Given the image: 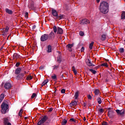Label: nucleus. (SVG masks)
Listing matches in <instances>:
<instances>
[{"label":"nucleus","mask_w":125,"mask_h":125,"mask_svg":"<svg viewBox=\"0 0 125 125\" xmlns=\"http://www.w3.org/2000/svg\"><path fill=\"white\" fill-rule=\"evenodd\" d=\"M99 9L102 13L106 14L109 12V4L106 1H103L100 3Z\"/></svg>","instance_id":"1"},{"label":"nucleus","mask_w":125,"mask_h":125,"mask_svg":"<svg viewBox=\"0 0 125 125\" xmlns=\"http://www.w3.org/2000/svg\"><path fill=\"white\" fill-rule=\"evenodd\" d=\"M8 110V104L5 103H3L1 105V112L2 114H5Z\"/></svg>","instance_id":"2"},{"label":"nucleus","mask_w":125,"mask_h":125,"mask_svg":"<svg viewBox=\"0 0 125 125\" xmlns=\"http://www.w3.org/2000/svg\"><path fill=\"white\" fill-rule=\"evenodd\" d=\"M54 32L59 34V35H62L63 34V29L60 27H57L56 26H54L53 27Z\"/></svg>","instance_id":"3"},{"label":"nucleus","mask_w":125,"mask_h":125,"mask_svg":"<svg viewBox=\"0 0 125 125\" xmlns=\"http://www.w3.org/2000/svg\"><path fill=\"white\" fill-rule=\"evenodd\" d=\"M46 120H47V116H44L43 118H42L38 123V125H41L44 124L45 122H46Z\"/></svg>","instance_id":"4"},{"label":"nucleus","mask_w":125,"mask_h":125,"mask_svg":"<svg viewBox=\"0 0 125 125\" xmlns=\"http://www.w3.org/2000/svg\"><path fill=\"white\" fill-rule=\"evenodd\" d=\"M48 40H49L48 34H43L41 37V42H46V41H48Z\"/></svg>","instance_id":"5"},{"label":"nucleus","mask_w":125,"mask_h":125,"mask_svg":"<svg viewBox=\"0 0 125 125\" xmlns=\"http://www.w3.org/2000/svg\"><path fill=\"white\" fill-rule=\"evenodd\" d=\"M90 23V21H89V20H88L86 19H83L81 21V24L82 25H86L87 24H89Z\"/></svg>","instance_id":"6"},{"label":"nucleus","mask_w":125,"mask_h":125,"mask_svg":"<svg viewBox=\"0 0 125 125\" xmlns=\"http://www.w3.org/2000/svg\"><path fill=\"white\" fill-rule=\"evenodd\" d=\"M28 6L30 9H34V1L32 0H29Z\"/></svg>","instance_id":"7"},{"label":"nucleus","mask_w":125,"mask_h":125,"mask_svg":"<svg viewBox=\"0 0 125 125\" xmlns=\"http://www.w3.org/2000/svg\"><path fill=\"white\" fill-rule=\"evenodd\" d=\"M54 37H55V35H54V33L52 31L48 35V39L49 40H54Z\"/></svg>","instance_id":"8"},{"label":"nucleus","mask_w":125,"mask_h":125,"mask_svg":"<svg viewBox=\"0 0 125 125\" xmlns=\"http://www.w3.org/2000/svg\"><path fill=\"white\" fill-rule=\"evenodd\" d=\"M17 80H23L24 79V73H21L19 74L17 77H16Z\"/></svg>","instance_id":"9"},{"label":"nucleus","mask_w":125,"mask_h":125,"mask_svg":"<svg viewBox=\"0 0 125 125\" xmlns=\"http://www.w3.org/2000/svg\"><path fill=\"white\" fill-rule=\"evenodd\" d=\"M4 87L6 89H10V88H11V84L9 83H5L4 85Z\"/></svg>","instance_id":"10"},{"label":"nucleus","mask_w":125,"mask_h":125,"mask_svg":"<svg viewBox=\"0 0 125 125\" xmlns=\"http://www.w3.org/2000/svg\"><path fill=\"white\" fill-rule=\"evenodd\" d=\"M46 52L50 53L52 51V47L50 45H48L46 48Z\"/></svg>","instance_id":"11"},{"label":"nucleus","mask_w":125,"mask_h":125,"mask_svg":"<svg viewBox=\"0 0 125 125\" xmlns=\"http://www.w3.org/2000/svg\"><path fill=\"white\" fill-rule=\"evenodd\" d=\"M52 14L54 17H56L57 19L58 17V13L57 11L54 9L52 10Z\"/></svg>","instance_id":"12"},{"label":"nucleus","mask_w":125,"mask_h":125,"mask_svg":"<svg viewBox=\"0 0 125 125\" xmlns=\"http://www.w3.org/2000/svg\"><path fill=\"white\" fill-rule=\"evenodd\" d=\"M86 63L88 66H91V67H94L95 66V65L93 64V63H91V61H90L89 59L86 60Z\"/></svg>","instance_id":"13"},{"label":"nucleus","mask_w":125,"mask_h":125,"mask_svg":"<svg viewBox=\"0 0 125 125\" xmlns=\"http://www.w3.org/2000/svg\"><path fill=\"white\" fill-rule=\"evenodd\" d=\"M114 114V112H113V111H109L108 112V116L109 118H110V119L114 118V114Z\"/></svg>","instance_id":"14"},{"label":"nucleus","mask_w":125,"mask_h":125,"mask_svg":"<svg viewBox=\"0 0 125 125\" xmlns=\"http://www.w3.org/2000/svg\"><path fill=\"white\" fill-rule=\"evenodd\" d=\"M21 68L20 67H18L17 68L15 71V74L16 75H19V74H20V73L21 72Z\"/></svg>","instance_id":"15"},{"label":"nucleus","mask_w":125,"mask_h":125,"mask_svg":"<svg viewBox=\"0 0 125 125\" xmlns=\"http://www.w3.org/2000/svg\"><path fill=\"white\" fill-rule=\"evenodd\" d=\"M116 112L117 113L118 115H124L125 114V112L123 110H120L117 109L116 110Z\"/></svg>","instance_id":"16"},{"label":"nucleus","mask_w":125,"mask_h":125,"mask_svg":"<svg viewBox=\"0 0 125 125\" xmlns=\"http://www.w3.org/2000/svg\"><path fill=\"white\" fill-rule=\"evenodd\" d=\"M5 10L6 13H8V14H13V12L8 8H6Z\"/></svg>","instance_id":"17"},{"label":"nucleus","mask_w":125,"mask_h":125,"mask_svg":"<svg viewBox=\"0 0 125 125\" xmlns=\"http://www.w3.org/2000/svg\"><path fill=\"white\" fill-rule=\"evenodd\" d=\"M20 57V56L17 53H14L13 56V59H18Z\"/></svg>","instance_id":"18"},{"label":"nucleus","mask_w":125,"mask_h":125,"mask_svg":"<svg viewBox=\"0 0 125 125\" xmlns=\"http://www.w3.org/2000/svg\"><path fill=\"white\" fill-rule=\"evenodd\" d=\"M79 95H80V92L79 91L76 92L74 94L75 99H78V98L79 97Z\"/></svg>","instance_id":"19"},{"label":"nucleus","mask_w":125,"mask_h":125,"mask_svg":"<svg viewBox=\"0 0 125 125\" xmlns=\"http://www.w3.org/2000/svg\"><path fill=\"white\" fill-rule=\"evenodd\" d=\"M62 61V57H61V56L59 55L57 58V62L58 63H61Z\"/></svg>","instance_id":"20"},{"label":"nucleus","mask_w":125,"mask_h":125,"mask_svg":"<svg viewBox=\"0 0 125 125\" xmlns=\"http://www.w3.org/2000/svg\"><path fill=\"white\" fill-rule=\"evenodd\" d=\"M4 98V94H1L0 95V102H1L2 100H3Z\"/></svg>","instance_id":"21"},{"label":"nucleus","mask_w":125,"mask_h":125,"mask_svg":"<svg viewBox=\"0 0 125 125\" xmlns=\"http://www.w3.org/2000/svg\"><path fill=\"white\" fill-rule=\"evenodd\" d=\"M72 46H74V44H68L66 45V47L68 49H71V48H72Z\"/></svg>","instance_id":"22"},{"label":"nucleus","mask_w":125,"mask_h":125,"mask_svg":"<svg viewBox=\"0 0 125 125\" xmlns=\"http://www.w3.org/2000/svg\"><path fill=\"white\" fill-rule=\"evenodd\" d=\"M64 15H60V16H58V18H57V19H59V20H61V19H63V18L64 17Z\"/></svg>","instance_id":"23"},{"label":"nucleus","mask_w":125,"mask_h":125,"mask_svg":"<svg viewBox=\"0 0 125 125\" xmlns=\"http://www.w3.org/2000/svg\"><path fill=\"white\" fill-rule=\"evenodd\" d=\"M48 83V80H44L42 84V86H43V85H45V84H46V83Z\"/></svg>","instance_id":"24"},{"label":"nucleus","mask_w":125,"mask_h":125,"mask_svg":"<svg viewBox=\"0 0 125 125\" xmlns=\"http://www.w3.org/2000/svg\"><path fill=\"white\" fill-rule=\"evenodd\" d=\"M67 121L66 119H63L62 122V125H66V124H67Z\"/></svg>","instance_id":"25"},{"label":"nucleus","mask_w":125,"mask_h":125,"mask_svg":"<svg viewBox=\"0 0 125 125\" xmlns=\"http://www.w3.org/2000/svg\"><path fill=\"white\" fill-rule=\"evenodd\" d=\"M8 122H9V121L8 120V119H7V118L4 119V125H6V124L8 123Z\"/></svg>","instance_id":"26"},{"label":"nucleus","mask_w":125,"mask_h":125,"mask_svg":"<svg viewBox=\"0 0 125 125\" xmlns=\"http://www.w3.org/2000/svg\"><path fill=\"white\" fill-rule=\"evenodd\" d=\"M102 38H101V40L102 41H105V40H106V35L105 34H103L102 36Z\"/></svg>","instance_id":"27"},{"label":"nucleus","mask_w":125,"mask_h":125,"mask_svg":"<svg viewBox=\"0 0 125 125\" xmlns=\"http://www.w3.org/2000/svg\"><path fill=\"white\" fill-rule=\"evenodd\" d=\"M97 101L99 104H101V103H102V101L101 100V98H100V97H98L97 99Z\"/></svg>","instance_id":"28"},{"label":"nucleus","mask_w":125,"mask_h":125,"mask_svg":"<svg viewBox=\"0 0 125 125\" xmlns=\"http://www.w3.org/2000/svg\"><path fill=\"white\" fill-rule=\"evenodd\" d=\"M59 68V65H55L53 66V70H57Z\"/></svg>","instance_id":"29"},{"label":"nucleus","mask_w":125,"mask_h":125,"mask_svg":"<svg viewBox=\"0 0 125 125\" xmlns=\"http://www.w3.org/2000/svg\"><path fill=\"white\" fill-rule=\"evenodd\" d=\"M93 44H94V42H91L89 44V48L90 49H92V47L93 46Z\"/></svg>","instance_id":"30"},{"label":"nucleus","mask_w":125,"mask_h":125,"mask_svg":"<svg viewBox=\"0 0 125 125\" xmlns=\"http://www.w3.org/2000/svg\"><path fill=\"white\" fill-rule=\"evenodd\" d=\"M95 95H98L99 94V90L98 89H95L94 91Z\"/></svg>","instance_id":"31"},{"label":"nucleus","mask_w":125,"mask_h":125,"mask_svg":"<svg viewBox=\"0 0 125 125\" xmlns=\"http://www.w3.org/2000/svg\"><path fill=\"white\" fill-rule=\"evenodd\" d=\"M125 19V12H123L121 15V19Z\"/></svg>","instance_id":"32"},{"label":"nucleus","mask_w":125,"mask_h":125,"mask_svg":"<svg viewBox=\"0 0 125 125\" xmlns=\"http://www.w3.org/2000/svg\"><path fill=\"white\" fill-rule=\"evenodd\" d=\"M77 104H78V103H77V101H74L73 102H72L71 103V105L72 106H76L77 105Z\"/></svg>","instance_id":"33"},{"label":"nucleus","mask_w":125,"mask_h":125,"mask_svg":"<svg viewBox=\"0 0 125 125\" xmlns=\"http://www.w3.org/2000/svg\"><path fill=\"white\" fill-rule=\"evenodd\" d=\"M4 29V30L3 31H4L5 33H7L9 30V27L8 26H6Z\"/></svg>","instance_id":"34"},{"label":"nucleus","mask_w":125,"mask_h":125,"mask_svg":"<svg viewBox=\"0 0 125 125\" xmlns=\"http://www.w3.org/2000/svg\"><path fill=\"white\" fill-rule=\"evenodd\" d=\"M22 113H23V109H21L20 112H19V116L20 117H22Z\"/></svg>","instance_id":"35"},{"label":"nucleus","mask_w":125,"mask_h":125,"mask_svg":"<svg viewBox=\"0 0 125 125\" xmlns=\"http://www.w3.org/2000/svg\"><path fill=\"white\" fill-rule=\"evenodd\" d=\"M89 70L90 71V72H91V73H92V74H94V75H95V74H96V71H95L92 69H90Z\"/></svg>","instance_id":"36"},{"label":"nucleus","mask_w":125,"mask_h":125,"mask_svg":"<svg viewBox=\"0 0 125 125\" xmlns=\"http://www.w3.org/2000/svg\"><path fill=\"white\" fill-rule=\"evenodd\" d=\"M101 66H103L104 67H108V63L106 62L103 63L101 64Z\"/></svg>","instance_id":"37"},{"label":"nucleus","mask_w":125,"mask_h":125,"mask_svg":"<svg viewBox=\"0 0 125 125\" xmlns=\"http://www.w3.org/2000/svg\"><path fill=\"white\" fill-rule=\"evenodd\" d=\"M79 35L80 36H81V37H83L84 35V33H83V31H80L79 32Z\"/></svg>","instance_id":"38"},{"label":"nucleus","mask_w":125,"mask_h":125,"mask_svg":"<svg viewBox=\"0 0 125 125\" xmlns=\"http://www.w3.org/2000/svg\"><path fill=\"white\" fill-rule=\"evenodd\" d=\"M87 97L88 99H89V100H91V99H92V97H91V95H88L87 96Z\"/></svg>","instance_id":"39"},{"label":"nucleus","mask_w":125,"mask_h":125,"mask_svg":"<svg viewBox=\"0 0 125 125\" xmlns=\"http://www.w3.org/2000/svg\"><path fill=\"white\" fill-rule=\"evenodd\" d=\"M32 79H33V77L31 76H28V77H27V80H31Z\"/></svg>","instance_id":"40"},{"label":"nucleus","mask_w":125,"mask_h":125,"mask_svg":"<svg viewBox=\"0 0 125 125\" xmlns=\"http://www.w3.org/2000/svg\"><path fill=\"white\" fill-rule=\"evenodd\" d=\"M36 96H37V94L36 93H33L32 94V95L31 96V98H35V97H36Z\"/></svg>","instance_id":"41"},{"label":"nucleus","mask_w":125,"mask_h":125,"mask_svg":"<svg viewBox=\"0 0 125 125\" xmlns=\"http://www.w3.org/2000/svg\"><path fill=\"white\" fill-rule=\"evenodd\" d=\"M52 79L53 80H56V79H57V77L56 75L52 76Z\"/></svg>","instance_id":"42"},{"label":"nucleus","mask_w":125,"mask_h":125,"mask_svg":"<svg viewBox=\"0 0 125 125\" xmlns=\"http://www.w3.org/2000/svg\"><path fill=\"white\" fill-rule=\"evenodd\" d=\"M69 121L71 122V123H74V122L75 121V119L74 118H71L69 120Z\"/></svg>","instance_id":"43"},{"label":"nucleus","mask_w":125,"mask_h":125,"mask_svg":"<svg viewBox=\"0 0 125 125\" xmlns=\"http://www.w3.org/2000/svg\"><path fill=\"white\" fill-rule=\"evenodd\" d=\"M119 50H120V52H121V53H123V52H124V48H121Z\"/></svg>","instance_id":"44"},{"label":"nucleus","mask_w":125,"mask_h":125,"mask_svg":"<svg viewBox=\"0 0 125 125\" xmlns=\"http://www.w3.org/2000/svg\"><path fill=\"white\" fill-rule=\"evenodd\" d=\"M83 51H84V47H82V48L81 49V52H83Z\"/></svg>","instance_id":"45"},{"label":"nucleus","mask_w":125,"mask_h":125,"mask_svg":"<svg viewBox=\"0 0 125 125\" xmlns=\"http://www.w3.org/2000/svg\"><path fill=\"white\" fill-rule=\"evenodd\" d=\"M99 112L100 113H103V109H102V108L99 109Z\"/></svg>","instance_id":"46"},{"label":"nucleus","mask_w":125,"mask_h":125,"mask_svg":"<svg viewBox=\"0 0 125 125\" xmlns=\"http://www.w3.org/2000/svg\"><path fill=\"white\" fill-rule=\"evenodd\" d=\"M5 35H6V33L3 30V31H2V35L5 36Z\"/></svg>","instance_id":"47"},{"label":"nucleus","mask_w":125,"mask_h":125,"mask_svg":"<svg viewBox=\"0 0 125 125\" xmlns=\"http://www.w3.org/2000/svg\"><path fill=\"white\" fill-rule=\"evenodd\" d=\"M20 65V62H17V63L16 64V67H19Z\"/></svg>","instance_id":"48"},{"label":"nucleus","mask_w":125,"mask_h":125,"mask_svg":"<svg viewBox=\"0 0 125 125\" xmlns=\"http://www.w3.org/2000/svg\"><path fill=\"white\" fill-rule=\"evenodd\" d=\"M61 92H62V93H65V89H62Z\"/></svg>","instance_id":"49"},{"label":"nucleus","mask_w":125,"mask_h":125,"mask_svg":"<svg viewBox=\"0 0 125 125\" xmlns=\"http://www.w3.org/2000/svg\"><path fill=\"white\" fill-rule=\"evenodd\" d=\"M74 123H75L76 124H78V123H79V121H78V120L76 119H74Z\"/></svg>","instance_id":"50"},{"label":"nucleus","mask_w":125,"mask_h":125,"mask_svg":"<svg viewBox=\"0 0 125 125\" xmlns=\"http://www.w3.org/2000/svg\"><path fill=\"white\" fill-rule=\"evenodd\" d=\"M52 110H53V109H52V108H49L48 110V112H52Z\"/></svg>","instance_id":"51"},{"label":"nucleus","mask_w":125,"mask_h":125,"mask_svg":"<svg viewBox=\"0 0 125 125\" xmlns=\"http://www.w3.org/2000/svg\"><path fill=\"white\" fill-rule=\"evenodd\" d=\"M72 71H76V68H75V66H72Z\"/></svg>","instance_id":"52"},{"label":"nucleus","mask_w":125,"mask_h":125,"mask_svg":"<svg viewBox=\"0 0 125 125\" xmlns=\"http://www.w3.org/2000/svg\"><path fill=\"white\" fill-rule=\"evenodd\" d=\"M43 68H44V67L42 66H41L40 67V70H42V69H43Z\"/></svg>","instance_id":"53"},{"label":"nucleus","mask_w":125,"mask_h":125,"mask_svg":"<svg viewBox=\"0 0 125 125\" xmlns=\"http://www.w3.org/2000/svg\"><path fill=\"white\" fill-rule=\"evenodd\" d=\"M73 72L74 73L75 75H77V70L73 71Z\"/></svg>","instance_id":"54"},{"label":"nucleus","mask_w":125,"mask_h":125,"mask_svg":"<svg viewBox=\"0 0 125 125\" xmlns=\"http://www.w3.org/2000/svg\"><path fill=\"white\" fill-rule=\"evenodd\" d=\"M6 125H11V123L8 122V123L6 124Z\"/></svg>","instance_id":"55"},{"label":"nucleus","mask_w":125,"mask_h":125,"mask_svg":"<svg viewBox=\"0 0 125 125\" xmlns=\"http://www.w3.org/2000/svg\"><path fill=\"white\" fill-rule=\"evenodd\" d=\"M83 105L84 106V107H85V106H86V104L85 103H84Z\"/></svg>","instance_id":"56"},{"label":"nucleus","mask_w":125,"mask_h":125,"mask_svg":"<svg viewBox=\"0 0 125 125\" xmlns=\"http://www.w3.org/2000/svg\"><path fill=\"white\" fill-rule=\"evenodd\" d=\"M83 120V121H86V118H85V117H84Z\"/></svg>","instance_id":"57"},{"label":"nucleus","mask_w":125,"mask_h":125,"mask_svg":"<svg viewBox=\"0 0 125 125\" xmlns=\"http://www.w3.org/2000/svg\"><path fill=\"white\" fill-rule=\"evenodd\" d=\"M28 13H25V16H28Z\"/></svg>","instance_id":"58"},{"label":"nucleus","mask_w":125,"mask_h":125,"mask_svg":"<svg viewBox=\"0 0 125 125\" xmlns=\"http://www.w3.org/2000/svg\"><path fill=\"white\" fill-rule=\"evenodd\" d=\"M43 125H48V123L44 124Z\"/></svg>","instance_id":"59"},{"label":"nucleus","mask_w":125,"mask_h":125,"mask_svg":"<svg viewBox=\"0 0 125 125\" xmlns=\"http://www.w3.org/2000/svg\"><path fill=\"white\" fill-rule=\"evenodd\" d=\"M35 28H36V26L35 25H33V29H35Z\"/></svg>","instance_id":"60"},{"label":"nucleus","mask_w":125,"mask_h":125,"mask_svg":"<svg viewBox=\"0 0 125 125\" xmlns=\"http://www.w3.org/2000/svg\"><path fill=\"white\" fill-rule=\"evenodd\" d=\"M100 1V0H97V2H99Z\"/></svg>","instance_id":"61"},{"label":"nucleus","mask_w":125,"mask_h":125,"mask_svg":"<svg viewBox=\"0 0 125 125\" xmlns=\"http://www.w3.org/2000/svg\"><path fill=\"white\" fill-rule=\"evenodd\" d=\"M27 72L26 71H24V74H26Z\"/></svg>","instance_id":"62"},{"label":"nucleus","mask_w":125,"mask_h":125,"mask_svg":"<svg viewBox=\"0 0 125 125\" xmlns=\"http://www.w3.org/2000/svg\"><path fill=\"white\" fill-rule=\"evenodd\" d=\"M62 78H63V77H64V75H62Z\"/></svg>","instance_id":"63"},{"label":"nucleus","mask_w":125,"mask_h":125,"mask_svg":"<svg viewBox=\"0 0 125 125\" xmlns=\"http://www.w3.org/2000/svg\"><path fill=\"white\" fill-rule=\"evenodd\" d=\"M124 42H125V40H124Z\"/></svg>","instance_id":"64"}]
</instances>
